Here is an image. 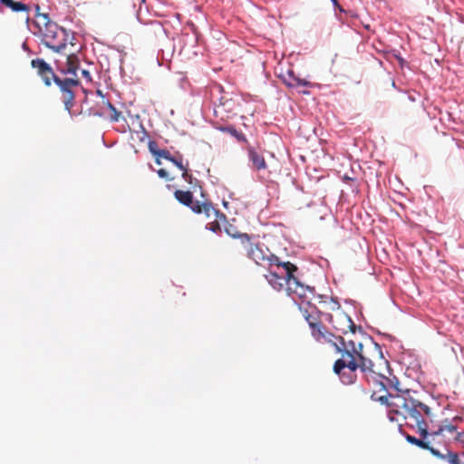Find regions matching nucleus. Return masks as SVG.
Listing matches in <instances>:
<instances>
[{
	"label": "nucleus",
	"mask_w": 464,
	"mask_h": 464,
	"mask_svg": "<svg viewBox=\"0 0 464 464\" xmlns=\"http://www.w3.org/2000/svg\"><path fill=\"white\" fill-rule=\"evenodd\" d=\"M305 319L316 341L331 343L336 352L341 353V357L334 363L333 370L343 384L350 385L355 382L358 369L367 376L369 374L383 375L387 360L382 356L377 343L365 347L362 343L354 340L334 335L311 314L305 316Z\"/></svg>",
	"instance_id": "1"
},
{
	"label": "nucleus",
	"mask_w": 464,
	"mask_h": 464,
	"mask_svg": "<svg viewBox=\"0 0 464 464\" xmlns=\"http://www.w3.org/2000/svg\"><path fill=\"white\" fill-rule=\"evenodd\" d=\"M388 365L383 371V375L379 376L376 374H366L365 377L369 380L370 378L374 381L378 378H382L385 380V382L381 381L382 385L386 389H393L396 392V395H391V405L393 411L401 415L406 423L411 428H416L420 435L425 439L429 434V426L428 421L432 420V412L431 409L420 401L419 400L413 398L412 394L409 390L401 391L398 385L399 381L393 377V379L386 378L385 372H388Z\"/></svg>",
	"instance_id": "2"
},
{
	"label": "nucleus",
	"mask_w": 464,
	"mask_h": 464,
	"mask_svg": "<svg viewBox=\"0 0 464 464\" xmlns=\"http://www.w3.org/2000/svg\"><path fill=\"white\" fill-rule=\"evenodd\" d=\"M227 233L233 238L239 240L240 246L246 252L247 257L252 259L256 265L268 266L273 265L282 266L287 271V280L292 284L295 279L294 273L297 271V266L291 262H281L279 257L273 254L267 246L258 242H254L248 234H233L227 228Z\"/></svg>",
	"instance_id": "3"
},
{
	"label": "nucleus",
	"mask_w": 464,
	"mask_h": 464,
	"mask_svg": "<svg viewBox=\"0 0 464 464\" xmlns=\"http://www.w3.org/2000/svg\"><path fill=\"white\" fill-rule=\"evenodd\" d=\"M35 14L33 21L34 34L43 44L55 53H61L67 45L66 30L51 20L49 14L40 12V6L34 5Z\"/></svg>",
	"instance_id": "4"
},
{
	"label": "nucleus",
	"mask_w": 464,
	"mask_h": 464,
	"mask_svg": "<svg viewBox=\"0 0 464 464\" xmlns=\"http://www.w3.org/2000/svg\"><path fill=\"white\" fill-rule=\"evenodd\" d=\"M31 66L36 70L45 86L50 87L53 82L58 86L64 108L69 114H72V109L75 104V89L80 86V80L78 78H60L54 73L53 68L41 58L33 59Z\"/></svg>",
	"instance_id": "5"
},
{
	"label": "nucleus",
	"mask_w": 464,
	"mask_h": 464,
	"mask_svg": "<svg viewBox=\"0 0 464 464\" xmlns=\"http://www.w3.org/2000/svg\"><path fill=\"white\" fill-rule=\"evenodd\" d=\"M328 317L330 324L336 332V334H333L334 335L345 337L360 343L356 339L353 338L356 325L347 314L340 310L338 307L336 312L334 314H328Z\"/></svg>",
	"instance_id": "6"
},
{
	"label": "nucleus",
	"mask_w": 464,
	"mask_h": 464,
	"mask_svg": "<svg viewBox=\"0 0 464 464\" xmlns=\"http://www.w3.org/2000/svg\"><path fill=\"white\" fill-rule=\"evenodd\" d=\"M174 196L179 203L189 207L196 214H204L207 218H216L218 214V211L210 203L193 201V194L190 191L177 189Z\"/></svg>",
	"instance_id": "7"
},
{
	"label": "nucleus",
	"mask_w": 464,
	"mask_h": 464,
	"mask_svg": "<svg viewBox=\"0 0 464 464\" xmlns=\"http://www.w3.org/2000/svg\"><path fill=\"white\" fill-rule=\"evenodd\" d=\"M265 276H266L267 282L270 284V285L277 291L282 290L284 287V285L286 284V285H287L286 291L288 292L289 295L292 293L297 294L299 296H302L304 295V285L299 282L297 277H295V276H294V278L295 280L293 281V283L291 284L287 280V271L286 270H285V276H280L275 272H269Z\"/></svg>",
	"instance_id": "8"
},
{
	"label": "nucleus",
	"mask_w": 464,
	"mask_h": 464,
	"mask_svg": "<svg viewBox=\"0 0 464 464\" xmlns=\"http://www.w3.org/2000/svg\"><path fill=\"white\" fill-rule=\"evenodd\" d=\"M1 5L10 8L14 13H22L28 23L30 21L31 5L14 0H0Z\"/></svg>",
	"instance_id": "9"
},
{
	"label": "nucleus",
	"mask_w": 464,
	"mask_h": 464,
	"mask_svg": "<svg viewBox=\"0 0 464 464\" xmlns=\"http://www.w3.org/2000/svg\"><path fill=\"white\" fill-rule=\"evenodd\" d=\"M248 158L252 167L256 170L266 169L267 165L262 154L258 153L253 147L247 148Z\"/></svg>",
	"instance_id": "10"
},
{
	"label": "nucleus",
	"mask_w": 464,
	"mask_h": 464,
	"mask_svg": "<svg viewBox=\"0 0 464 464\" xmlns=\"http://www.w3.org/2000/svg\"><path fill=\"white\" fill-rule=\"evenodd\" d=\"M218 130H219L222 132H226L233 136L238 142H243L247 144L248 140L246 138L245 134L241 131H238L234 126L232 125H221L217 127Z\"/></svg>",
	"instance_id": "11"
},
{
	"label": "nucleus",
	"mask_w": 464,
	"mask_h": 464,
	"mask_svg": "<svg viewBox=\"0 0 464 464\" xmlns=\"http://www.w3.org/2000/svg\"><path fill=\"white\" fill-rule=\"evenodd\" d=\"M174 165H176L182 171V178L188 181V183H192L193 177L189 173L188 164H183L182 156L173 157L172 160H170Z\"/></svg>",
	"instance_id": "12"
},
{
	"label": "nucleus",
	"mask_w": 464,
	"mask_h": 464,
	"mask_svg": "<svg viewBox=\"0 0 464 464\" xmlns=\"http://www.w3.org/2000/svg\"><path fill=\"white\" fill-rule=\"evenodd\" d=\"M284 82L289 87L311 85V83L308 81L296 77L292 71L288 72L287 78H285Z\"/></svg>",
	"instance_id": "13"
},
{
	"label": "nucleus",
	"mask_w": 464,
	"mask_h": 464,
	"mask_svg": "<svg viewBox=\"0 0 464 464\" xmlns=\"http://www.w3.org/2000/svg\"><path fill=\"white\" fill-rule=\"evenodd\" d=\"M79 67L78 56L74 53L67 55L66 68L63 71L64 73H69L76 76V72Z\"/></svg>",
	"instance_id": "14"
},
{
	"label": "nucleus",
	"mask_w": 464,
	"mask_h": 464,
	"mask_svg": "<svg viewBox=\"0 0 464 464\" xmlns=\"http://www.w3.org/2000/svg\"><path fill=\"white\" fill-rule=\"evenodd\" d=\"M107 109L110 111V120L113 122H117L120 121L121 112L119 111L114 105H112L110 102H104Z\"/></svg>",
	"instance_id": "15"
},
{
	"label": "nucleus",
	"mask_w": 464,
	"mask_h": 464,
	"mask_svg": "<svg viewBox=\"0 0 464 464\" xmlns=\"http://www.w3.org/2000/svg\"><path fill=\"white\" fill-rule=\"evenodd\" d=\"M405 438L408 442H410L411 444L416 445L417 447H419L420 449H423V450L430 449V443L423 440L417 439L416 437L409 435V434L406 435Z\"/></svg>",
	"instance_id": "16"
},
{
	"label": "nucleus",
	"mask_w": 464,
	"mask_h": 464,
	"mask_svg": "<svg viewBox=\"0 0 464 464\" xmlns=\"http://www.w3.org/2000/svg\"><path fill=\"white\" fill-rule=\"evenodd\" d=\"M427 450H430L431 454L440 459H446L450 463V456L451 455H459L457 452L449 451L447 454H441L439 450H435L434 448L430 446V449H426Z\"/></svg>",
	"instance_id": "17"
},
{
	"label": "nucleus",
	"mask_w": 464,
	"mask_h": 464,
	"mask_svg": "<svg viewBox=\"0 0 464 464\" xmlns=\"http://www.w3.org/2000/svg\"><path fill=\"white\" fill-rule=\"evenodd\" d=\"M153 156H159L160 159H165L169 161L172 160L173 156L167 150H160L159 151H153Z\"/></svg>",
	"instance_id": "18"
},
{
	"label": "nucleus",
	"mask_w": 464,
	"mask_h": 464,
	"mask_svg": "<svg viewBox=\"0 0 464 464\" xmlns=\"http://www.w3.org/2000/svg\"><path fill=\"white\" fill-rule=\"evenodd\" d=\"M456 430H457V427L451 423H449V424L441 425L436 433L442 434L444 431H449V432L452 433V432H455Z\"/></svg>",
	"instance_id": "19"
},
{
	"label": "nucleus",
	"mask_w": 464,
	"mask_h": 464,
	"mask_svg": "<svg viewBox=\"0 0 464 464\" xmlns=\"http://www.w3.org/2000/svg\"><path fill=\"white\" fill-rule=\"evenodd\" d=\"M157 173H158L160 178H161V179H165L167 181H172L175 179L173 176H170L169 171H167L165 169H158Z\"/></svg>",
	"instance_id": "20"
},
{
	"label": "nucleus",
	"mask_w": 464,
	"mask_h": 464,
	"mask_svg": "<svg viewBox=\"0 0 464 464\" xmlns=\"http://www.w3.org/2000/svg\"><path fill=\"white\" fill-rule=\"evenodd\" d=\"M391 395H392V393H389V397L387 396H381L379 398V401L382 403V404H387L388 406H390L392 408V405L390 404L391 403Z\"/></svg>",
	"instance_id": "21"
},
{
	"label": "nucleus",
	"mask_w": 464,
	"mask_h": 464,
	"mask_svg": "<svg viewBox=\"0 0 464 464\" xmlns=\"http://www.w3.org/2000/svg\"><path fill=\"white\" fill-rule=\"evenodd\" d=\"M225 103H220L219 105L216 106L214 110L216 116H219L220 114H222V112L225 111Z\"/></svg>",
	"instance_id": "22"
},
{
	"label": "nucleus",
	"mask_w": 464,
	"mask_h": 464,
	"mask_svg": "<svg viewBox=\"0 0 464 464\" xmlns=\"http://www.w3.org/2000/svg\"><path fill=\"white\" fill-rule=\"evenodd\" d=\"M450 458V464H464L460 461L459 455H451Z\"/></svg>",
	"instance_id": "23"
},
{
	"label": "nucleus",
	"mask_w": 464,
	"mask_h": 464,
	"mask_svg": "<svg viewBox=\"0 0 464 464\" xmlns=\"http://www.w3.org/2000/svg\"><path fill=\"white\" fill-rule=\"evenodd\" d=\"M207 227H208V228L212 231H216L217 229L219 228V225L218 223L217 222V220L213 221V222H210L207 225Z\"/></svg>",
	"instance_id": "24"
},
{
	"label": "nucleus",
	"mask_w": 464,
	"mask_h": 464,
	"mask_svg": "<svg viewBox=\"0 0 464 464\" xmlns=\"http://www.w3.org/2000/svg\"><path fill=\"white\" fill-rule=\"evenodd\" d=\"M455 440L464 444V431L457 432L455 436Z\"/></svg>",
	"instance_id": "25"
},
{
	"label": "nucleus",
	"mask_w": 464,
	"mask_h": 464,
	"mask_svg": "<svg viewBox=\"0 0 464 464\" xmlns=\"http://www.w3.org/2000/svg\"><path fill=\"white\" fill-rule=\"evenodd\" d=\"M149 150L153 154V151H159L160 149L157 148L156 142H150L149 143Z\"/></svg>",
	"instance_id": "26"
},
{
	"label": "nucleus",
	"mask_w": 464,
	"mask_h": 464,
	"mask_svg": "<svg viewBox=\"0 0 464 464\" xmlns=\"http://www.w3.org/2000/svg\"><path fill=\"white\" fill-rule=\"evenodd\" d=\"M82 75L88 81H92V76L89 71L87 70H82Z\"/></svg>",
	"instance_id": "27"
},
{
	"label": "nucleus",
	"mask_w": 464,
	"mask_h": 464,
	"mask_svg": "<svg viewBox=\"0 0 464 464\" xmlns=\"http://www.w3.org/2000/svg\"><path fill=\"white\" fill-rule=\"evenodd\" d=\"M227 228H228V229L230 230V232H231V233H233V234H240L239 232H237L236 227H233V226H231V225H230L229 227H226V230H227Z\"/></svg>",
	"instance_id": "28"
},
{
	"label": "nucleus",
	"mask_w": 464,
	"mask_h": 464,
	"mask_svg": "<svg viewBox=\"0 0 464 464\" xmlns=\"http://www.w3.org/2000/svg\"><path fill=\"white\" fill-rule=\"evenodd\" d=\"M155 162L157 165H161V159L159 156H155Z\"/></svg>",
	"instance_id": "29"
}]
</instances>
